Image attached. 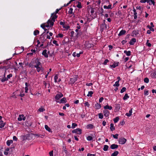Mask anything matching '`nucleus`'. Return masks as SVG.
<instances>
[{
	"label": "nucleus",
	"mask_w": 156,
	"mask_h": 156,
	"mask_svg": "<svg viewBox=\"0 0 156 156\" xmlns=\"http://www.w3.org/2000/svg\"><path fill=\"white\" fill-rule=\"evenodd\" d=\"M26 119V117L24 116L23 115H20L18 118V120L19 121H21L22 120H25Z\"/></svg>",
	"instance_id": "nucleus-10"
},
{
	"label": "nucleus",
	"mask_w": 156,
	"mask_h": 156,
	"mask_svg": "<svg viewBox=\"0 0 156 156\" xmlns=\"http://www.w3.org/2000/svg\"><path fill=\"white\" fill-rule=\"evenodd\" d=\"M57 41L56 40H54L53 41V43L54 44H55L57 46H58V44L57 43Z\"/></svg>",
	"instance_id": "nucleus-53"
},
{
	"label": "nucleus",
	"mask_w": 156,
	"mask_h": 156,
	"mask_svg": "<svg viewBox=\"0 0 156 156\" xmlns=\"http://www.w3.org/2000/svg\"><path fill=\"white\" fill-rule=\"evenodd\" d=\"M87 139L88 141H90L92 140L93 138L91 136H88L87 137Z\"/></svg>",
	"instance_id": "nucleus-43"
},
{
	"label": "nucleus",
	"mask_w": 156,
	"mask_h": 156,
	"mask_svg": "<svg viewBox=\"0 0 156 156\" xmlns=\"http://www.w3.org/2000/svg\"><path fill=\"white\" fill-rule=\"evenodd\" d=\"M73 9L72 8H70L69 10V14H72L73 13Z\"/></svg>",
	"instance_id": "nucleus-52"
},
{
	"label": "nucleus",
	"mask_w": 156,
	"mask_h": 156,
	"mask_svg": "<svg viewBox=\"0 0 156 156\" xmlns=\"http://www.w3.org/2000/svg\"><path fill=\"white\" fill-rule=\"evenodd\" d=\"M38 111L40 112H43V111H45V109L42 108H40L38 110Z\"/></svg>",
	"instance_id": "nucleus-48"
},
{
	"label": "nucleus",
	"mask_w": 156,
	"mask_h": 156,
	"mask_svg": "<svg viewBox=\"0 0 156 156\" xmlns=\"http://www.w3.org/2000/svg\"><path fill=\"white\" fill-rule=\"evenodd\" d=\"M45 24H41V27L43 29H44L45 28Z\"/></svg>",
	"instance_id": "nucleus-64"
},
{
	"label": "nucleus",
	"mask_w": 156,
	"mask_h": 156,
	"mask_svg": "<svg viewBox=\"0 0 156 156\" xmlns=\"http://www.w3.org/2000/svg\"><path fill=\"white\" fill-rule=\"evenodd\" d=\"M39 33V31L38 30H35L34 32V34L35 36H36L38 35Z\"/></svg>",
	"instance_id": "nucleus-34"
},
{
	"label": "nucleus",
	"mask_w": 156,
	"mask_h": 156,
	"mask_svg": "<svg viewBox=\"0 0 156 156\" xmlns=\"http://www.w3.org/2000/svg\"><path fill=\"white\" fill-rule=\"evenodd\" d=\"M110 129L111 131H112L115 130V127L114 126V124L113 123H112L110 124Z\"/></svg>",
	"instance_id": "nucleus-31"
},
{
	"label": "nucleus",
	"mask_w": 156,
	"mask_h": 156,
	"mask_svg": "<svg viewBox=\"0 0 156 156\" xmlns=\"http://www.w3.org/2000/svg\"><path fill=\"white\" fill-rule=\"evenodd\" d=\"M120 107H121L119 104H117L116 105L115 109L116 110V111H118L120 109Z\"/></svg>",
	"instance_id": "nucleus-30"
},
{
	"label": "nucleus",
	"mask_w": 156,
	"mask_h": 156,
	"mask_svg": "<svg viewBox=\"0 0 156 156\" xmlns=\"http://www.w3.org/2000/svg\"><path fill=\"white\" fill-rule=\"evenodd\" d=\"M63 96V95L60 92H58L56 95L55 99L56 100H59Z\"/></svg>",
	"instance_id": "nucleus-8"
},
{
	"label": "nucleus",
	"mask_w": 156,
	"mask_h": 156,
	"mask_svg": "<svg viewBox=\"0 0 156 156\" xmlns=\"http://www.w3.org/2000/svg\"><path fill=\"white\" fill-rule=\"evenodd\" d=\"M6 74V68L4 66L0 67V80L4 78V76Z\"/></svg>",
	"instance_id": "nucleus-2"
},
{
	"label": "nucleus",
	"mask_w": 156,
	"mask_h": 156,
	"mask_svg": "<svg viewBox=\"0 0 156 156\" xmlns=\"http://www.w3.org/2000/svg\"><path fill=\"white\" fill-rule=\"evenodd\" d=\"M118 146L115 144H112L110 146V148L112 149H114L118 148Z\"/></svg>",
	"instance_id": "nucleus-13"
},
{
	"label": "nucleus",
	"mask_w": 156,
	"mask_h": 156,
	"mask_svg": "<svg viewBox=\"0 0 156 156\" xmlns=\"http://www.w3.org/2000/svg\"><path fill=\"white\" fill-rule=\"evenodd\" d=\"M95 106L97 109H99L101 107V105L100 104L97 103L95 104Z\"/></svg>",
	"instance_id": "nucleus-23"
},
{
	"label": "nucleus",
	"mask_w": 156,
	"mask_h": 156,
	"mask_svg": "<svg viewBox=\"0 0 156 156\" xmlns=\"http://www.w3.org/2000/svg\"><path fill=\"white\" fill-rule=\"evenodd\" d=\"M119 119V117H116L115 119H114V121L115 123H116L118 122Z\"/></svg>",
	"instance_id": "nucleus-41"
},
{
	"label": "nucleus",
	"mask_w": 156,
	"mask_h": 156,
	"mask_svg": "<svg viewBox=\"0 0 156 156\" xmlns=\"http://www.w3.org/2000/svg\"><path fill=\"white\" fill-rule=\"evenodd\" d=\"M47 50L46 49H45L43 50L42 52V54L44 56L45 58H47L48 57V53L47 52Z\"/></svg>",
	"instance_id": "nucleus-12"
},
{
	"label": "nucleus",
	"mask_w": 156,
	"mask_h": 156,
	"mask_svg": "<svg viewBox=\"0 0 156 156\" xmlns=\"http://www.w3.org/2000/svg\"><path fill=\"white\" fill-rule=\"evenodd\" d=\"M61 9V8L59 9H57L55 11V12L53 13H54L55 14H56L57 13H58L59 11Z\"/></svg>",
	"instance_id": "nucleus-51"
},
{
	"label": "nucleus",
	"mask_w": 156,
	"mask_h": 156,
	"mask_svg": "<svg viewBox=\"0 0 156 156\" xmlns=\"http://www.w3.org/2000/svg\"><path fill=\"white\" fill-rule=\"evenodd\" d=\"M149 79L147 78H145L144 79V82L146 83H148L149 82Z\"/></svg>",
	"instance_id": "nucleus-50"
},
{
	"label": "nucleus",
	"mask_w": 156,
	"mask_h": 156,
	"mask_svg": "<svg viewBox=\"0 0 156 156\" xmlns=\"http://www.w3.org/2000/svg\"><path fill=\"white\" fill-rule=\"evenodd\" d=\"M77 124L75 123H72V125L71 127L70 125H69V128H71L72 129H74L77 126Z\"/></svg>",
	"instance_id": "nucleus-22"
},
{
	"label": "nucleus",
	"mask_w": 156,
	"mask_h": 156,
	"mask_svg": "<svg viewBox=\"0 0 156 156\" xmlns=\"http://www.w3.org/2000/svg\"><path fill=\"white\" fill-rule=\"evenodd\" d=\"M118 134H116L115 135H113V136L114 138L117 139L118 138Z\"/></svg>",
	"instance_id": "nucleus-49"
},
{
	"label": "nucleus",
	"mask_w": 156,
	"mask_h": 156,
	"mask_svg": "<svg viewBox=\"0 0 156 156\" xmlns=\"http://www.w3.org/2000/svg\"><path fill=\"white\" fill-rule=\"evenodd\" d=\"M129 98V97L127 94H126L123 98L124 100H127L128 98Z\"/></svg>",
	"instance_id": "nucleus-40"
},
{
	"label": "nucleus",
	"mask_w": 156,
	"mask_h": 156,
	"mask_svg": "<svg viewBox=\"0 0 156 156\" xmlns=\"http://www.w3.org/2000/svg\"><path fill=\"white\" fill-rule=\"evenodd\" d=\"M124 53L126 54L127 56H130L131 55V52L130 51H127L125 50L124 51Z\"/></svg>",
	"instance_id": "nucleus-26"
},
{
	"label": "nucleus",
	"mask_w": 156,
	"mask_h": 156,
	"mask_svg": "<svg viewBox=\"0 0 156 156\" xmlns=\"http://www.w3.org/2000/svg\"><path fill=\"white\" fill-rule=\"evenodd\" d=\"M101 27L103 30L107 28V26L105 23L102 24L101 25Z\"/></svg>",
	"instance_id": "nucleus-32"
},
{
	"label": "nucleus",
	"mask_w": 156,
	"mask_h": 156,
	"mask_svg": "<svg viewBox=\"0 0 156 156\" xmlns=\"http://www.w3.org/2000/svg\"><path fill=\"white\" fill-rule=\"evenodd\" d=\"M126 33V31L125 30H121L118 34L119 36H121L125 34Z\"/></svg>",
	"instance_id": "nucleus-17"
},
{
	"label": "nucleus",
	"mask_w": 156,
	"mask_h": 156,
	"mask_svg": "<svg viewBox=\"0 0 156 156\" xmlns=\"http://www.w3.org/2000/svg\"><path fill=\"white\" fill-rule=\"evenodd\" d=\"M76 7L78 8L79 9H81L82 8V5L80 2L79 1L76 2Z\"/></svg>",
	"instance_id": "nucleus-11"
},
{
	"label": "nucleus",
	"mask_w": 156,
	"mask_h": 156,
	"mask_svg": "<svg viewBox=\"0 0 156 156\" xmlns=\"http://www.w3.org/2000/svg\"><path fill=\"white\" fill-rule=\"evenodd\" d=\"M118 154L119 152L117 151H116L112 154L111 156H117L118 155Z\"/></svg>",
	"instance_id": "nucleus-29"
},
{
	"label": "nucleus",
	"mask_w": 156,
	"mask_h": 156,
	"mask_svg": "<svg viewBox=\"0 0 156 156\" xmlns=\"http://www.w3.org/2000/svg\"><path fill=\"white\" fill-rule=\"evenodd\" d=\"M60 103H65L66 102V99L65 98H63L61 99L59 102Z\"/></svg>",
	"instance_id": "nucleus-21"
},
{
	"label": "nucleus",
	"mask_w": 156,
	"mask_h": 156,
	"mask_svg": "<svg viewBox=\"0 0 156 156\" xmlns=\"http://www.w3.org/2000/svg\"><path fill=\"white\" fill-rule=\"evenodd\" d=\"M45 33V32H44L43 33H42L40 37V39L41 42L42 43H43L46 40V39H45V34H44Z\"/></svg>",
	"instance_id": "nucleus-4"
},
{
	"label": "nucleus",
	"mask_w": 156,
	"mask_h": 156,
	"mask_svg": "<svg viewBox=\"0 0 156 156\" xmlns=\"http://www.w3.org/2000/svg\"><path fill=\"white\" fill-rule=\"evenodd\" d=\"M93 94V92L92 91H90L88 92V94L87 95V96L88 97L90 96L91 97L92 94Z\"/></svg>",
	"instance_id": "nucleus-36"
},
{
	"label": "nucleus",
	"mask_w": 156,
	"mask_h": 156,
	"mask_svg": "<svg viewBox=\"0 0 156 156\" xmlns=\"http://www.w3.org/2000/svg\"><path fill=\"white\" fill-rule=\"evenodd\" d=\"M126 141V140L124 138H121L119 139V143L121 144H124Z\"/></svg>",
	"instance_id": "nucleus-7"
},
{
	"label": "nucleus",
	"mask_w": 156,
	"mask_h": 156,
	"mask_svg": "<svg viewBox=\"0 0 156 156\" xmlns=\"http://www.w3.org/2000/svg\"><path fill=\"white\" fill-rule=\"evenodd\" d=\"M58 16L54 13H51L50 19L48 20V23H50V27H52L54 24V22L55 21V19Z\"/></svg>",
	"instance_id": "nucleus-1"
},
{
	"label": "nucleus",
	"mask_w": 156,
	"mask_h": 156,
	"mask_svg": "<svg viewBox=\"0 0 156 156\" xmlns=\"http://www.w3.org/2000/svg\"><path fill=\"white\" fill-rule=\"evenodd\" d=\"M133 108H131L129 111V113H126V115L128 117H130L132 115Z\"/></svg>",
	"instance_id": "nucleus-15"
},
{
	"label": "nucleus",
	"mask_w": 156,
	"mask_h": 156,
	"mask_svg": "<svg viewBox=\"0 0 156 156\" xmlns=\"http://www.w3.org/2000/svg\"><path fill=\"white\" fill-rule=\"evenodd\" d=\"M5 124V123H4L3 121L1 120L0 122V128H2L3 127Z\"/></svg>",
	"instance_id": "nucleus-20"
},
{
	"label": "nucleus",
	"mask_w": 156,
	"mask_h": 156,
	"mask_svg": "<svg viewBox=\"0 0 156 156\" xmlns=\"http://www.w3.org/2000/svg\"><path fill=\"white\" fill-rule=\"evenodd\" d=\"M36 68V70L37 72L39 73L41 71V66L34 67Z\"/></svg>",
	"instance_id": "nucleus-25"
},
{
	"label": "nucleus",
	"mask_w": 156,
	"mask_h": 156,
	"mask_svg": "<svg viewBox=\"0 0 156 156\" xmlns=\"http://www.w3.org/2000/svg\"><path fill=\"white\" fill-rule=\"evenodd\" d=\"M50 26V23H48V21L47 22V24L45 25V27H48Z\"/></svg>",
	"instance_id": "nucleus-54"
},
{
	"label": "nucleus",
	"mask_w": 156,
	"mask_h": 156,
	"mask_svg": "<svg viewBox=\"0 0 156 156\" xmlns=\"http://www.w3.org/2000/svg\"><path fill=\"white\" fill-rule=\"evenodd\" d=\"M13 139L14 140L16 141L17 140V138L16 136H14L13 137Z\"/></svg>",
	"instance_id": "nucleus-62"
},
{
	"label": "nucleus",
	"mask_w": 156,
	"mask_h": 156,
	"mask_svg": "<svg viewBox=\"0 0 156 156\" xmlns=\"http://www.w3.org/2000/svg\"><path fill=\"white\" fill-rule=\"evenodd\" d=\"M109 62V60L107 59H106L105 60L104 62V64L105 65L107 64V63H108Z\"/></svg>",
	"instance_id": "nucleus-57"
},
{
	"label": "nucleus",
	"mask_w": 156,
	"mask_h": 156,
	"mask_svg": "<svg viewBox=\"0 0 156 156\" xmlns=\"http://www.w3.org/2000/svg\"><path fill=\"white\" fill-rule=\"evenodd\" d=\"M66 106L63 107V109L65 110L66 108V106L67 107H68V103H67L65 105Z\"/></svg>",
	"instance_id": "nucleus-60"
},
{
	"label": "nucleus",
	"mask_w": 156,
	"mask_h": 156,
	"mask_svg": "<svg viewBox=\"0 0 156 156\" xmlns=\"http://www.w3.org/2000/svg\"><path fill=\"white\" fill-rule=\"evenodd\" d=\"M103 113L104 115L108 117L109 116V111L107 110H104L103 111Z\"/></svg>",
	"instance_id": "nucleus-14"
},
{
	"label": "nucleus",
	"mask_w": 156,
	"mask_h": 156,
	"mask_svg": "<svg viewBox=\"0 0 156 156\" xmlns=\"http://www.w3.org/2000/svg\"><path fill=\"white\" fill-rule=\"evenodd\" d=\"M58 37H60V38H62L63 37V35L62 34L59 33V34H58Z\"/></svg>",
	"instance_id": "nucleus-56"
},
{
	"label": "nucleus",
	"mask_w": 156,
	"mask_h": 156,
	"mask_svg": "<svg viewBox=\"0 0 156 156\" xmlns=\"http://www.w3.org/2000/svg\"><path fill=\"white\" fill-rule=\"evenodd\" d=\"M49 154L50 156H53V151H50L49 153Z\"/></svg>",
	"instance_id": "nucleus-59"
},
{
	"label": "nucleus",
	"mask_w": 156,
	"mask_h": 156,
	"mask_svg": "<svg viewBox=\"0 0 156 156\" xmlns=\"http://www.w3.org/2000/svg\"><path fill=\"white\" fill-rule=\"evenodd\" d=\"M63 28H65L66 30H68V25H67L66 24H65V23L62 25Z\"/></svg>",
	"instance_id": "nucleus-38"
},
{
	"label": "nucleus",
	"mask_w": 156,
	"mask_h": 156,
	"mask_svg": "<svg viewBox=\"0 0 156 156\" xmlns=\"http://www.w3.org/2000/svg\"><path fill=\"white\" fill-rule=\"evenodd\" d=\"M44 128L47 130L49 132H50L51 129L48 126V125H45L44 126Z\"/></svg>",
	"instance_id": "nucleus-33"
},
{
	"label": "nucleus",
	"mask_w": 156,
	"mask_h": 156,
	"mask_svg": "<svg viewBox=\"0 0 156 156\" xmlns=\"http://www.w3.org/2000/svg\"><path fill=\"white\" fill-rule=\"evenodd\" d=\"M126 88L125 87H123L121 90V91H120L121 93H123V92H124V91H126Z\"/></svg>",
	"instance_id": "nucleus-45"
},
{
	"label": "nucleus",
	"mask_w": 156,
	"mask_h": 156,
	"mask_svg": "<svg viewBox=\"0 0 156 156\" xmlns=\"http://www.w3.org/2000/svg\"><path fill=\"white\" fill-rule=\"evenodd\" d=\"M149 41V40H147V41L146 44L148 46L150 47L151 46V44L150 43L148 42Z\"/></svg>",
	"instance_id": "nucleus-47"
},
{
	"label": "nucleus",
	"mask_w": 156,
	"mask_h": 156,
	"mask_svg": "<svg viewBox=\"0 0 156 156\" xmlns=\"http://www.w3.org/2000/svg\"><path fill=\"white\" fill-rule=\"evenodd\" d=\"M58 76L57 75H56L54 77V79L55 80V82H57L58 81H57V79H58Z\"/></svg>",
	"instance_id": "nucleus-44"
},
{
	"label": "nucleus",
	"mask_w": 156,
	"mask_h": 156,
	"mask_svg": "<svg viewBox=\"0 0 156 156\" xmlns=\"http://www.w3.org/2000/svg\"><path fill=\"white\" fill-rule=\"evenodd\" d=\"M35 136L37 138L40 137L41 138H43L44 136L43 135H41L40 134H35Z\"/></svg>",
	"instance_id": "nucleus-39"
},
{
	"label": "nucleus",
	"mask_w": 156,
	"mask_h": 156,
	"mask_svg": "<svg viewBox=\"0 0 156 156\" xmlns=\"http://www.w3.org/2000/svg\"><path fill=\"white\" fill-rule=\"evenodd\" d=\"M108 148V146L107 145H105L103 148V150L105 151H107Z\"/></svg>",
	"instance_id": "nucleus-35"
},
{
	"label": "nucleus",
	"mask_w": 156,
	"mask_h": 156,
	"mask_svg": "<svg viewBox=\"0 0 156 156\" xmlns=\"http://www.w3.org/2000/svg\"><path fill=\"white\" fill-rule=\"evenodd\" d=\"M144 95H147L148 94V90L145 91L144 92Z\"/></svg>",
	"instance_id": "nucleus-63"
},
{
	"label": "nucleus",
	"mask_w": 156,
	"mask_h": 156,
	"mask_svg": "<svg viewBox=\"0 0 156 156\" xmlns=\"http://www.w3.org/2000/svg\"><path fill=\"white\" fill-rule=\"evenodd\" d=\"M87 129H92L93 128L94 126L91 124H88L87 125Z\"/></svg>",
	"instance_id": "nucleus-27"
},
{
	"label": "nucleus",
	"mask_w": 156,
	"mask_h": 156,
	"mask_svg": "<svg viewBox=\"0 0 156 156\" xmlns=\"http://www.w3.org/2000/svg\"><path fill=\"white\" fill-rule=\"evenodd\" d=\"M136 39L135 38H133L129 42V44L130 45H133L136 42Z\"/></svg>",
	"instance_id": "nucleus-16"
},
{
	"label": "nucleus",
	"mask_w": 156,
	"mask_h": 156,
	"mask_svg": "<svg viewBox=\"0 0 156 156\" xmlns=\"http://www.w3.org/2000/svg\"><path fill=\"white\" fill-rule=\"evenodd\" d=\"M13 143V141L12 140H8L6 142V144L7 145L9 146L11 144Z\"/></svg>",
	"instance_id": "nucleus-28"
},
{
	"label": "nucleus",
	"mask_w": 156,
	"mask_h": 156,
	"mask_svg": "<svg viewBox=\"0 0 156 156\" xmlns=\"http://www.w3.org/2000/svg\"><path fill=\"white\" fill-rule=\"evenodd\" d=\"M118 65H119V62H114V63L112 65H111L110 66H111L112 67H113V68H115L116 66H118Z\"/></svg>",
	"instance_id": "nucleus-24"
},
{
	"label": "nucleus",
	"mask_w": 156,
	"mask_h": 156,
	"mask_svg": "<svg viewBox=\"0 0 156 156\" xmlns=\"http://www.w3.org/2000/svg\"><path fill=\"white\" fill-rule=\"evenodd\" d=\"M66 147L63 146V149L64 150V151L65 152V153L66 154H67V150H66Z\"/></svg>",
	"instance_id": "nucleus-61"
},
{
	"label": "nucleus",
	"mask_w": 156,
	"mask_h": 156,
	"mask_svg": "<svg viewBox=\"0 0 156 156\" xmlns=\"http://www.w3.org/2000/svg\"><path fill=\"white\" fill-rule=\"evenodd\" d=\"M35 63H36V65L34 66V67L41 66V65L39 59L38 58H37L35 59Z\"/></svg>",
	"instance_id": "nucleus-6"
},
{
	"label": "nucleus",
	"mask_w": 156,
	"mask_h": 156,
	"mask_svg": "<svg viewBox=\"0 0 156 156\" xmlns=\"http://www.w3.org/2000/svg\"><path fill=\"white\" fill-rule=\"evenodd\" d=\"M77 80V76L75 75L70 79V83H73Z\"/></svg>",
	"instance_id": "nucleus-9"
},
{
	"label": "nucleus",
	"mask_w": 156,
	"mask_h": 156,
	"mask_svg": "<svg viewBox=\"0 0 156 156\" xmlns=\"http://www.w3.org/2000/svg\"><path fill=\"white\" fill-rule=\"evenodd\" d=\"M103 8L104 9H112V5L111 4H109L108 6L104 5Z\"/></svg>",
	"instance_id": "nucleus-18"
},
{
	"label": "nucleus",
	"mask_w": 156,
	"mask_h": 156,
	"mask_svg": "<svg viewBox=\"0 0 156 156\" xmlns=\"http://www.w3.org/2000/svg\"><path fill=\"white\" fill-rule=\"evenodd\" d=\"M99 118L102 119L103 118V115L102 113H100L98 114Z\"/></svg>",
	"instance_id": "nucleus-46"
},
{
	"label": "nucleus",
	"mask_w": 156,
	"mask_h": 156,
	"mask_svg": "<svg viewBox=\"0 0 156 156\" xmlns=\"http://www.w3.org/2000/svg\"><path fill=\"white\" fill-rule=\"evenodd\" d=\"M119 81H116L115 83L114 84L113 86L114 87H118L119 86Z\"/></svg>",
	"instance_id": "nucleus-37"
},
{
	"label": "nucleus",
	"mask_w": 156,
	"mask_h": 156,
	"mask_svg": "<svg viewBox=\"0 0 156 156\" xmlns=\"http://www.w3.org/2000/svg\"><path fill=\"white\" fill-rule=\"evenodd\" d=\"M104 108L105 109H108L111 110L112 109V107L111 106L108 105L104 106Z\"/></svg>",
	"instance_id": "nucleus-19"
},
{
	"label": "nucleus",
	"mask_w": 156,
	"mask_h": 156,
	"mask_svg": "<svg viewBox=\"0 0 156 156\" xmlns=\"http://www.w3.org/2000/svg\"><path fill=\"white\" fill-rule=\"evenodd\" d=\"M82 130L80 128L73 130L72 132L73 133H76L78 134H80L81 133Z\"/></svg>",
	"instance_id": "nucleus-5"
},
{
	"label": "nucleus",
	"mask_w": 156,
	"mask_h": 156,
	"mask_svg": "<svg viewBox=\"0 0 156 156\" xmlns=\"http://www.w3.org/2000/svg\"><path fill=\"white\" fill-rule=\"evenodd\" d=\"M152 76L153 78H156V70L154 73H153Z\"/></svg>",
	"instance_id": "nucleus-58"
},
{
	"label": "nucleus",
	"mask_w": 156,
	"mask_h": 156,
	"mask_svg": "<svg viewBox=\"0 0 156 156\" xmlns=\"http://www.w3.org/2000/svg\"><path fill=\"white\" fill-rule=\"evenodd\" d=\"M12 76V73H10L7 75V77H5V75L4 76V78L1 80V81L2 82H4L5 81H7Z\"/></svg>",
	"instance_id": "nucleus-3"
},
{
	"label": "nucleus",
	"mask_w": 156,
	"mask_h": 156,
	"mask_svg": "<svg viewBox=\"0 0 156 156\" xmlns=\"http://www.w3.org/2000/svg\"><path fill=\"white\" fill-rule=\"evenodd\" d=\"M154 0H150V2L149 4L150 5H151L153 4V5H154L155 4V2L154 1Z\"/></svg>",
	"instance_id": "nucleus-42"
},
{
	"label": "nucleus",
	"mask_w": 156,
	"mask_h": 156,
	"mask_svg": "<svg viewBox=\"0 0 156 156\" xmlns=\"http://www.w3.org/2000/svg\"><path fill=\"white\" fill-rule=\"evenodd\" d=\"M84 105L85 106H87V107H89L90 106V105L89 104L88 102H86L84 103Z\"/></svg>",
	"instance_id": "nucleus-55"
}]
</instances>
